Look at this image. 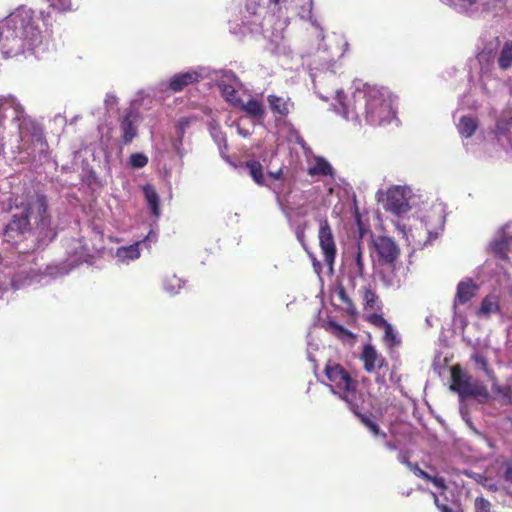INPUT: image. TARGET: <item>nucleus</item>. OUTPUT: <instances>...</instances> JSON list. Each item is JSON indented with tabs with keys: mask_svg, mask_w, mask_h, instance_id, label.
<instances>
[{
	"mask_svg": "<svg viewBox=\"0 0 512 512\" xmlns=\"http://www.w3.org/2000/svg\"><path fill=\"white\" fill-rule=\"evenodd\" d=\"M478 127L476 119L470 116H462L457 125L458 132L465 138L471 137Z\"/></svg>",
	"mask_w": 512,
	"mask_h": 512,
	"instance_id": "23",
	"label": "nucleus"
},
{
	"mask_svg": "<svg viewBox=\"0 0 512 512\" xmlns=\"http://www.w3.org/2000/svg\"><path fill=\"white\" fill-rule=\"evenodd\" d=\"M225 77L227 78L229 83H225L224 80H221L218 83V87L220 88V90H221L222 94L225 96V98L228 101H232L234 99L235 93H236V89H235V85L234 84L238 83V78L231 71L226 72L225 73Z\"/></svg>",
	"mask_w": 512,
	"mask_h": 512,
	"instance_id": "20",
	"label": "nucleus"
},
{
	"mask_svg": "<svg viewBox=\"0 0 512 512\" xmlns=\"http://www.w3.org/2000/svg\"><path fill=\"white\" fill-rule=\"evenodd\" d=\"M12 286L15 287V289H18L20 287V285L16 281L12 282Z\"/></svg>",
	"mask_w": 512,
	"mask_h": 512,
	"instance_id": "55",
	"label": "nucleus"
},
{
	"mask_svg": "<svg viewBox=\"0 0 512 512\" xmlns=\"http://www.w3.org/2000/svg\"><path fill=\"white\" fill-rule=\"evenodd\" d=\"M475 512H492V504L484 497H477L474 502Z\"/></svg>",
	"mask_w": 512,
	"mask_h": 512,
	"instance_id": "35",
	"label": "nucleus"
},
{
	"mask_svg": "<svg viewBox=\"0 0 512 512\" xmlns=\"http://www.w3.org/2000/svg\"><path fill=\"white\" fill-rule=\"evenodd\" d=\"M282 0H269L270 3H273L275 5L279 4Z\"/></svg>",
	"mask_w": 512,
	"mask_h": 512,
	"instance_id": "56",
	"label": "nucleus"
},
{
	"mask_svg": "<svg viewBox=\"0 0 512 512\" xmlns=\"http://www.w3.org/2000/svg\"><path fill=\"white\" fill-rule=\"evenodd\" d=\"M349 254L352 257L351 273L354 277H363L365 274V264L363 259V251L360 244L352 246L349 249Z\"/></svg>",
	"mask_w": 512,
	"mask_h": 512,
	"instance_id": "18",
	"label": "nucleus"
},
{
	"mask_svg": "<svg viewBox=\"0 0 512 512\" xmlns=\"http://www.w3.org/2000/svg\"><path fill=\"white\" fill-rule=\"evenodd\" d=\"M355 415L358 416V418L360 419L361 423L367 428L369 429V431L374 435V436H381L383 438L386 437V433L382 432L379 428V426L377 425V423L372 420L370 417L364 415V414H361L359 412V409L356 410V412H353Z\"/></svg>",
	"mask_w": 512,
	"mask_h": 512,
	"instance_id": "27",
	"label": "nucleus"
},
{
	"mask_svg": "<svg viewBox=\"0 0 512 512\" xmlns=\"http://www.w3.org/2000/svg\"><path fill=\"white\" fill-rule=\"evenodd\" d=\"M143 194L146 200L147 206L150 209L151 213L155 217L160 216V207H159V196L156 190L151 185H146L143 187Z\"/></svg>",
	"mask_w": 512,
	"mask_h": 512,
	"instance_id": "21",
	"label": "nucleus"
},
{
	"mask_svg": "<svg viewBox=\"0 0 512 512\" xmlns=\"http://www.w3.org/2000/svg\"><path fill=\"white\" fill-rule=\"evenodd\" d=\"M451 390L458 393L463 401L468 397L477 398L480 401L487 400L489 393L487 388L479 381L473 380L470 376L453 373Z\"/></svg>",
	"mask_w": 512,
	"mask_h": 512,
	"instance_id": "5",
	"label": "nucleus"
},
{
	"mask_svg": "<svg viewBox=\"0 0 512 512\" xmlns=\"http://www.w3.org/2000/svg\"><path fill=\"white\" fill-rule=\"evenodd\" d=\"M497 42L500 43L498 38ZM497 65L499 69L503 71L512 68V40L506 39L502 44H499V51L497 53Z\"/></svg>",
	"mask_w": 512,
	"mask_h": 512,
	"instance_id": "15",
	"label": "nucleus"
},
{
	"mask_svg": "<svg viewBox=\"0 0 512 512\" xmlns=\"http://www.w3.org/2000/svg\"><path fill=\"white\" fill-rule=\"evenodd\" d=\"M156 240V233L150 230L143 240L136 241L130 245V260L138 259L140 257V249L143 247L149 249L150 244L156 242Z\"/></svg>",
	"mask_w": 512,
	"mask_h": 512,
	"instance_id": "22",
	"label": "nucleus"
},
{
	"mask_svg": "<svg viewBox=\"0 0 512 512\" xmlns=\"http://www.w3.org/2000/svg\"><path fill=\"white\" fill-rule=\"evenodd\" d=\"M399 460H400L403 464H405L408 468H410V469L414 466V464H412V463L408 460V458H407L405 455H403V454H400V455H399Z\"/></svg>",
	"mask_w": 512,
	"mask_h": 512,
	"instance_id": "46",
	"label": "nucleus"
},
{
	"mask_svg": "<svg viewBox=\"0 0 512 512\" xmlns=\"http://www.w3.org/2000/svg\"><path fill=\"white\" fill-rule=\"evenodd\" d=\"M244 110L247 114L256 118H262L264 115V109L262 104L256 100L248 101L244 105Z\"/></svg>",
	"mask_w": 512,
	"mask_h": 512,
	"instance_id": "29",
	"label": "nucleus"
},
{
	"mask_svg": "<svg viewBox=\"0 0 512 512\" xmlns=\"http://www.w3.org/2000/svg\"><path fill=\"white\" fill-rule=\"evenodd\" d=\"M491 248L499 257L507 258V253L512 251V225H506L503 228L500 239L493 241Z\"/></svg>",
	"mask_w": 512,
	"mask_h": 512,
	"instance_id": "11",
	"label": "nucleus"
},
{
	"mask_svg": "<svg viewBox=\"0 0 512 512\" xmlns=\"http://www.w3.org/2000/svg\"><path fill=\"white\" fill-rule=\"evenodd\" d=\"M246 168L249 171L250 176L258 185H264V174L263 167L260 162L252 160L246 162Z\"/></svg>",
	"mask_w": 512,
	"mask_h": 512,
	"instance_id": "25",
	"label": "nucleus"
},
{
	"mask_svg": "<svg viewBox=\"0 0 512 512\" xmlns=\"http://www.w3.org/2000/svg\"><path fill=\"white\" fill-rule=\"evenodd\" d=\"M181 283V279H179L176 275H171L166 277L164 280V288L167 292L176 294L181 288Z\"/></svg>",
	"mask_w": 512,
	"mask_h": 512,
	"instance_id": "31",
	"label": "nucleus"
},
{
	"mask_svg": "<svg viewBox=\"0 0 512 512\" xmlns=\"http://www.w3.org/2000/svg\"><path fill=\"white\" fill-rule=\"evenodd\" d=\"M499 299L496 295H487L481 302L477 311V316L481 318H489L492 314L499 312Z\"/></svg>",
	"mask_w": 512,
	"mask_h": 512,
	"instance_id": "19",
	"label": "nucleus"
},
{
	"mask_svg": "<svg viewBox=\"0 0 512 512\" xmlns=\"http://www.w3.org/2000/svg\"><path fill=\"white\" fill-rule=\"evenodd\" d=\"M50 3V6H52L55 9H58L60 11H67L71 8V1L70 0H47Z\"/></svg>",
	"mask_w": 512,
	"mask_h": 512,
	"instance_id": "37",
	"label": "nucleus"
},
{
	"mask_svg": "<svg viewBox=\"0 0 512 512\" xmlns=\"http://www.w3.org/2000/svg\"><path fill=\"white\" fill-rule=\"evenodd\" d=\"M32 141L36 146H39L40 151H43L46 147V141L43 137L42 132L38 128H34V131L31 135Z\"/></svg>",
	"mask_w": 512,
	"mask_h": 512,
	"instance_id": "36",
	"label": "nucleus"
},
{
	"mask_svg": "<svg viewBox=\"0 0 512 512\" xmlns=\"http://www.w3.org/2000/svg\"><path fill=\"white\" fill-rule=\"evenodd\" d=\"M311 8H312V2L309 1L308 2V9H307V14H309L311 12Z\"/></svg>",
	"mask_w": 512,
	"mask_h": 512,
	"instance_id": "53",
	"label": "nucleus"
},
{
	"mask_svg": "<svg viewBox=\"0 0 512 512\" xmlns=\"http://www.w3.org/2000/svg\"><path fill=\"white\" fill-rule=\"evenodd\" d=\"M510 405H512V399L510 400Z\"/></svg>",
	"mask_w": 512,
	"mask_h": 512,
	"instance_id": "59",
	"label": "nucleus"
},
{
	"mask_svg": "<svg viewBox=\"0 0 512 512\" xmlns=\"http://www.w3.org/2000/svg\"><path fill=\"white\" fill-rule=\"evenodd\" d=\"M269 176H271L272 178H274L276 180L280 179L282 176V169H279L276 172H269Z\"/></svg>",
	"mask_w": 512,
	"mask_h": 512,
	"instance_id": "47",
	"label": "nucleus"
},
{
	"mask_svg": "<svg viewBox=\"0 0 512 512\" xmlns=\"http://www.w3.org/2000/svg\"><path fill=\"white\" fill-rule=\"evenodd\" d=\"M411 470L414 471V473L422 479H425V480L430 479V475L427 472H425L424 470H422L421 468H419L417 464H414V466L411 468Z\"/></svg>",
	"mask_w": 512,
	"mask_h": 512,
	"instance_id": "39",
	"label": "nucleus"
},
{
	"mask_svg": "<svg viewBox=\"0 0 512 512\" xmlns=\"http://www.w3.org/2000/svg\"><path fill=\"white\" fill-rule=\"evenodd\" d=\"M123 138L128 139V116L123 117L122 121Z\"/></svg>",
	"mask_w": 512,
	"mask_h": 512,
	"instance_id": "42",
	"label": "nucleus"
},
{
	"mask_svg": "<svg viewBox=\"0 0 512 512\" xmlns=\"http://www.w3.org/2000/svg\"><path fill=\"white\" fill-rule=\"evenodd\" d=\"M14 207L15 212L6 227V233H24L32 229L43 232L50 226L47 200L44 195L34 193L25 198H16Z\"/></svg>",
	"mask_w": 512,
	"mask_h": 512,
	"instance_id": "3",
	"label": "nucleus"
},
{
	"mask_svg": "<svg viewBox=\"0 0 512 512\" xmlns=\"http://www.w3.org/2000/svg\"><path fill=\"white\" fill-rule=\"evenodd\" d=\"M478 290V286L472 281V279H465L461 281L457 286V292L454 300V307L457 304H464L470 301Z\"/></svg>",
	"mask_w": 512,
	"mask_h": 512,
	"instance_id": "13",
	"label": "nucleus"
},
{
	"mask_svg": "<svg viewBox=\"0 0 512 512\" xmlns=\"http://www.w3.org/2000/svg\"><path fill=\"white\" fill-rule=\"evenodd\" d=\"M360 359L363 361L364 369L368 373H376L377 370L386 366L385 358L370 344L363 347Z\"/></svg>",
	"mask_w": 512,
	"mask_h": 512,
	"instance_id": "10",
	"label": "nucleus"
},
{
	"mask_svg": "<svg viewBox=\"0 0 512 512\" xmlns=\"http://www.w3.org/2000/svg\"><path fill=\"white\" fill-rule=\"evenodd\" d=\"M489 489H490L491 491H496V490H497V487H496L495 485H490V486H489Z\"/></svg>",
	"mask_w": 512,
	"mask_h": 512,
	"instance_id": "57",
	"label": "nucleus"
},
{
	"mask_svg": "<svg viewBox=\"0 0 512 512\" xmlns=\"http://www.w3.org/2000/svg\"><path fill=\"white\" fill-rule=\"evenodd\" d=\"M372 246L377 253L380 264L397 261L400 249L392 238L387 236L372 237Z\"/></svg>",
	"mask_w": 512,
	"mask_h": 512,
	"instance_id": "7",
	"label": "nucleus"
},
{
	"mask_svg": "<svg viewBox=\"0 0 512 512\" xmlns=\"http://www.w3.org/2000/svg\"><path fill=\"white\" fill-rule=\"evenodd\" d=\"M474 360L479 368H481L484 373L487 375L489 380H494V373L488 366V361L485 357L481 355H475Z\"/></svg>",
	"mask_w": 512,
	"mask_h": 512,
	"instance_id": "34",
	"label": "nucleus"
},
{
	"mask_svg": "<svg viewBox=\"0 0 512 512\" xmlns=\"http://www.w3.org/2000/svg\"><path fill=\"white\" fill-rule=\"evenodd\" d=\"M5 291H7V287L0 281V298H2Z\"/></svg>",
	"mask_w": 512,
	"mask_h": 512,
	"instance_id": "49",
	"label": "nucleus"
},
{
	"mask_svg": "<svg viewBox=\"0 0 512 512\" xmlns=\"http://www.w3.org/2000/svg\"><path fill=\"white\" fill-rule=\"evenodd\" d=\"M337 99L342 105L343 114L348 118L350 112L358 116V111L364 109V116L370 125H383L389 123L394 117L392 97L384 88L364 85L357 88L352 95V104L346 105L342 101V92L337 91Z\"/></svg>",
	"mask_w": 512,
	"mask_h": 512,
	"instance_id": "2",
	"label": "nucleus"
},
{
	"mask_svg": "<svg viewBox=\"0 0 512 512\" xmlns=\"http://www.w3.org/2000/svg\"><path fill=\"white\" fill-rule=\"evenodd\" d=\"M361 293H362V300H363L365 309H371V310L380 309L379 297L376 295V293L372 289L371 285H367V286L363 287Z\"/></svg>",
	"mask_w": 512,
	"mask_h": 512,
	"instance_id": "24",
	"label": "nucleus"
},
{
	"mask_svg": "<svg viewBox=\"0 0 512 512\" xmlns=\"http://www.w3.org/2000/svg\"><path fill=\"white\" fill-rule=\"evenodd\" d=\"M200 78L201 74L194 70L178 73L170 79L169 88L173 92H179L186 86L198 82Z\"/></svg>",
	"mask_w": 512,
	"mask_h": 512,
	"instance_id": "12",
	"label": "nucleus"
},
{
	"mask_svg": "<svg viewBox=\"0 0 512 512\" xmlns=\"http://www.w3.org/2000/svg\"><path fill=\"white\" fill-rule=\"evenodd\" d=\"M427 481L433 483V485L437 488H445V481L442 477H433L430 475V479H428Z\"/></svg>",
	"mask_w": 512,
	"mask_h": 512,
	"instance_id": "40",
	"label": "nucleus"
},
{
	"mask_svg": "<svg viewBox=\"0 0 512 512\" xmlns=\"http://www.w3.org/2000/svg\"><path fill=\"white\" fill-rule=\"evenodd\" d=\"M495 135L503 147H509L512 142V119H499L496 122Z\"/></svg>",
	"mask_w": 512,
	"mask_h": 512,
	"instance_id": "16",
	"label": "nucleus"
},
{
	"mask_svg": "<svg viewBox=\"0 0 512 512\" xmlns=\"http://www.w3.org/2000/svg\"><path fill=\"white\" fill-rule=\"evenodd\" d=\"M380 279L386 287L398 288L400 286V277L396 271V262L380 264Z\"/></svg>",
	"mask_w": 512,
	"mask_h": 512,
	"instance_id": "14",
	"label": "nucleus"
},
{
	"mask_svg": "<svg viewBox=\"0 0 512 512\" xmlns=\"http://www.w3.org/2000/svg\"><path fill=\"white\" fill-rule=\"evenodd\" d=\"M300 15H301V18L306 17V15L304 13H301Z\"/></svg>",
	"mask_w": 512,
	"mask_h": 512,
	"instance_id": "58",
	"label": "nucleus"
},
{
	"mask_svg": "<svg viewBox=\"0 0 512 512\" xmlns=\"http://www.w3.org/2000/svg\"><path fill=\"white\" fill-rule=\"evenodd\" d=\"M6 108H11L14 111L13 120L18 122L20 141L24 143L26 138L24 128V123L26 122V115L23 106L12 95H0V111Z\"/></svg>",
	"mask_w": 512,
	"mask_h": 512,
	"instance_id": "9",
	"label": "nucleus"
},
{
	"mask_svg": "<svg viewBox=\"0 0 512 512\" xmlns=\"http://www.w3.org/2000/svg\"><path fill=\"white\" fill-rule=\"evenodd\" d=\"M410 189L394 186L388 189L384 207L396 215L407 213L410 210Z\"/></svg>",
	"mask_w": 512,
	"mask_h": 512,
	"instance_id": "6",
	"label": "nucleus"
},
{
	"mask_svg": "<svg viewBox=\"0 0 512 512\" xmlns=\"http://www.w3.org/2000/svg\"><path fill=\"white\" fill-rule=\"evenodd\" d=\"M325 375L332 383L331 391L339 394V397L345 401L349 408L356 412L364 402V396L357 391V382L351 378L349 373L337 363H328L325 367Z\"/></svg>",
	"mask_w": 512,
	"mask_h": 512,
	"instance_id": "4",
	"label": "nucleus"
},
{
	"mask_svg": "<svg viewBox=\"0 0 512 512\" xmlns=\"http://www.w3.org/2000/svg\"><path fill=\"white\" fill-rule=\"evenodd\" d=\"M117 100L116 97L113 95H107L105 99V103L108 107H112V105L116 104Z\"/></svg>",
	"mask_w": 512,
	"mask_h": 512,
	"instance_id": "45",
	"label": "nucleus"
},
{
	"mask_svg": "<svg viewBox=\"0 0 512 512\" xmlns=\"http://www.w3.org/2000/svg\"><path fill=\"white\" fill-rule=\"evenodd\" d=\"M309 175H332L333 168L332 166L323 158H317L316 163L313 167L309 168Z\"/></svg>",
	"mask_w": 512,
	"mask_h": 512,
	"instance_id": "26",
	"label": "nucleus"
},
{
	"mask_svg": "<svg viewBox=\"0 0 512 512\" xmlns=\"http://www.w3.org/2000/svg\"><path fill=\"white\" fill-rule=\"evenodd\" d=\"M504 478L507 482L512 483V465L508 466L505 473Z\"/></svg>",
	"mask_w": 512,
	"mask_h": 512,
	"instance_id": "44",
	"label": "nucleus"
},
{
	"mask_svg": "<svg viewBox=\"0 0 512 512\" xmlns=\"http://www.w3.org/2000/svg\"><path fill=\"white\" fill-rule=\"evenodd\" d=\"M5 143H4V137L0 134V154L4 151Z\"/></svg>",
	"mask_w": 512,
	"mask_h": 512,
	"instance_id": "50",
	"label": "nucleus"
},
{
	"mask_svg": "<svg viewBox=\"0 0 512 512\" xmlns=\"http://www.w3.org/2000/svg\"><path fill=\"white\" fill-rule=\"evenodd\" d=\"M267 101L270 109L280 116H287L294 106L293 102L288 97L284 98L276 95H269L267 97Z\"/></svg>",
	"mask_w": 512,
	"mask_h": 512,
	"instance_id": "17",
	"label": "nucleus"
},
{
	"mask_svg": "<svg viewBox=\"0 0 512 512\" xmlns=\"http://www.w3.org/2000/svg\"><path fill=\"white\" fill-rule=\"evenodd\" d=\"M434 498H435V504L441 512H453L452 509H450L448 506L440 505L438 502L439 500L435 494H434Z\"/></svg>",
	"mask_w": 512,
	"mask_h": 512,
	"instance_id": "43",
	"label": "nucleus"
},
{
	"mask_svg": "<svg viewBox=\"0 0 512 512\" xmlns=\"http://www.w3.org/2000/svg\"><path fill=\"white\" fill-rule=\"evenodd\" d=\"M376 382L379 383V384H384L385 383L384 376L377 375L376 376Z\"/></svg>",
	"mask_w": 512,
	"mask_h": 512,
	"instance_id": "51",
	"label": "nucleus"
},
{
	"mask_svg": "<svg viewBox=\"0 0 512 512\" xmlns=\"http://www.w3.org/2000/svg\"><path fill=\"white\" fill-rule=\"evenodd\" d=\"M189 125V121L187 119H182L180 122H179V128L180 130L183 132L184 129Z\"/></svg>",
	"mask_w": 512,
	"mask_h": 512,
	"instance_id": "48",
	"label": "nucleus"
},
{
	"mask_svg": "<svg viewBox=\"0 0 512 512\" xmlns=\"http://www.w3.org/2000/svg\"><path fill=\"white\" fill-rule=\"evenodd\" d=\"M328 327L330 331L340 339H345L346 337L352 336L351 332L335 322H329Z\"/></svg>",
	"mask_w": 512,
	"mask_h": 512,
	"instance_id": "33",
	"label": "nucleus"
},
{
	"mask_svg": "<svg viewBox=\"0 0 512 512\" xmlns=\"http://www.w3.org/2000/svg\"><path fill=\"white\" fill-rule=\"evenodd\" d=\"M492 381V390L501 395L502 399L505 403L510 404V400L512 399V389L510 386H500L496 382V378L494 377V380Z\"/></svg>",
	"mask_w": 512,
	"mask_h": 512,
	"instance_id": "30",
	"label": "nucleus"
},
{
	"mask_svg": "<svg viewBox=\"0 0 512 512\" xmlns=\"http://www.w3.org/2000/svg\"><path fill=\"white\" fill-rule=\"evenodd\" d=\"M148 156L144 153L130 154V168H143L148 163Z\"/></svg>",
	"mask_w": 512,
	"mask_h": 512,
	"instance_id": "32",
	"label": "nucleus"
},
{
	"mask_svg": "<svg viewBox=\"0 0 512 512\" xmlns=\"http://www.w3.org/2000/svg\"><path fill=\"white\" fill-rule=\"evenodd\" d=\"M383 323H384V328H385V335H384V338L386 340V342H388L389 344H393L396 340V335L394 333V330L392 328V326L387 323L384 319H382Z\"/></svg>",
	"mask_w": 512,
	"mask_h": 512,
	"instance_id": "38",
	"label": "nucleus"
},
{
	"mask_svg": "<svg viewBox=\"0 0 512 512\" xmlns=\"http://www.w3.org/2000/svg\"><path fill=\"white\" fill-rule=\"evenodd\" d=\"M463 4L473 6L478 4L484 11H490L502 4V0H460Z\"/></svg>",
	"mask_w": 512,
	"mask_h": 512,
	"instance_id": "28",
	"label": "nucleus"
},
{
	"mask_svg": "<svg viewBox=\"0 0 512 512\" xmlns=\"http://www.w3.org/2000/svg\"><path fill=\"white\" fill-rule=\"evenodd\" d=\"M136 132L134 130V128L130 125V132H129V135H130V140L135 136Z\"/></svg>",
	"mask_w": 512,
	"mask_h": 512,
	"instance_id": "52",
	"label": "nucleus"
},
{
	"mask_svg": "<svg viewBox=\"0 0 512 512\" xmlns=\"http://www.w3.org/2000/svg\"><path fill=\"white\" fill-rule=\"evenodd\" d=\"M116 256L118 259L124 261L126 258H128V247H125V246L120 247L117 250Z\"/></svg>",
	"mask_w": 512,
	"mask_h": 512,
	"instance_id": "41",
	"label": "nucleus"
},
{
	"mask_svg": "<svg viewBox=\"0 0 512 512\" xmlns=\"http://www.w3.org/2000/svg\"><path fill=\"white\" fill-rule=\"evenodd\" d=\"M318 238L324 261L332 267L336 256V245L332 229L326 219L320 221Z\"/></svg>",
	"mask_w": 512,
	"mask_h": 512,
	"instance_id": "8",
	"label": "nucleus"
},
{
	"mask_svg": "<svg viewBox=\"0 0 512 512\" xmlns=\"http://www.w3.org/2000/svg\"><path fill=\"white\" fill-rule=\"evenodd\" d=\"M313 265L315 268L320 266V264H319V262H317L316 258H313Z\"/></svg>",
	"mask_w": 512,
	"mask_h": 512,
	"instance_id": "54",
	"label": "nucleus"
},
{
	"mask_svg": "<svg viewBox=\"0 0 512 512\" xmlns=\"http://www.w3.org/2000/svg\"><path fill=\"white\" fill-rule=\"evenodd\" d=\"M41 44L32 10L20 7L0 22V50L5 57L34 53Z\"/></svg>",
	"mask_w": 512,
	"mask_h": 512,
	"instance_id": "1",
	"label": "nucleus"
}]
</instances>
